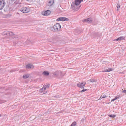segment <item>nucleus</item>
Wrapping results in <instances>:
<instances>
[{
	"mask_svg": "<svg viewBox=\"0 0 126 126\" xmlns=\"http://www.w3.org/2000/svg\"><path fill=\"white\" fill-rule=\"evenodd\" d=\"M31 43L30 40L29 39H27L26 41L25 42L24 45H28L30 44Z\"/></svg>",
	"mask_w": 126,
	"mask_h": 126,
	"instance_id": "obj_17",
	"label": "nucleus"
},
{
	"mask_svg": "<svg viewBox=\"0 0 126 126\" xmlns=\"http://www.w3.org/2000/svg\"><path fill=\"white\" fill-rule=\"evenodd\" d=\"M120 95H118L115 97V98L111 100V101H114L117 99L119 98H120Z\"/></svg>",
	"mask_w": 126,
	"mask_h": 126,
	"instance_id": "obj_19",
	"label": "nucleus"
},
{
	"mask_svg": "<svg viewBox=\"0 0 126 126\" xmlns=\"http://www.w3.org/2000/svg\"><path fill=\"white\" fill-rule=\"evenodd\" d=\"M49 86V85H44L43 87V88H44V90H46L47 89H48Z\"/></svg>",
	"mask_w": 126,
	"mask_h": 126,
	"instance_id": "obj_16",
	"label": "nucleus"
},
{
	"mask_svg": "<svg viewBox=\"0 0 126 126\" xmlns=\"http://www.w3.org/2000/svg\"><path fill=\"white\" fill-rule=\"evenodd\" d=\"M58 72H55V74L59 76L60 78H62L63 76L64 75V74H63L62 72H58V74L57 73Z\"/></svg>",
	"mask_w": 126,
	"mask_h": 126,
	"instance_id": "obj_9",
	"label": "nucleus"
},
{
	"mask_svg": "<svg viewBox=\"0 0 126 126\" xmlns=\"http://www.w3.org/2000/svg\"><path fill=\"white\" fill-rule=\"evenodd\" d=\"M84 21L86 22L89 23L92 22V18H89L83 20Z\"/></svg>",
	"mask_w": 126,
	"mask_h": 126,
	"instance_id": "obj_13",
	"label": "nucleus"
},
{
	"mask_svg": "<svg viewBox=\"0 0 126 126\" xmlns=\"http://www.w3.org/2000/svg\"><path fill=\"white\" fill-rule=\"evenodd\" d=\"M68 18L65 17H60L58 18L56 20L57 21H65L68 20Z\"/></svg>",
	"mask_w": 126,
	"mask_h": 126,
	"instance_id": "obj_8",
	"label": "nucleus"
},
{
	"mask_svg": "<svg viewBox=\"0 0 126 126\" xmlns=\"http://www.w3.org/2000/svg\"><path fill=\"white\" fill-rule=\"evenodd\" d=\"M102 63H103L105 64V63H106L107 62L105 61H102Z\"/></svg>",
	"mask_w": 126,
	"mask_h": 126,
	"instance_id": "obj_30",
	"label": "nucleus"
},
{
	"mask_svg": "<svg viewBox=\"0 0 126 126\" xmlns=\"http://www.w3.org/2000/svg\"><path fill=\"white\" fill-rule=\"evenodd\" d=\"M27 69H29L31 68H33L34 66L33 65L31 64H29L27 65L26 66Z\"/></svg>",
	"mask_w": 126,
	"mask_h": 126,
	"instance_id": "obj_10",
	"label": "nucleus"
},
{
	"mask_svg": "<svg viewBox=\"0 0 126 126\" xmlns=\"http://www.w3.org/2000/svg\"><path fill=\"white\" fill-rule=\"evenodd\" d=\"M118 9H117V11H118Z\"/></svg>",
	"mask_w": 126,
	"mask_h": 126,
	"instance_id": "obj_33",
	"label": "nucleus"
},
{
	"mask_svg": "<svg viewBox=\"0 0 126 126\" xmlns=\"http://www.w3.org/2000/svg\"><path fill=\"white\" fill-rule=\"evenodd\" d=\"M87 90V89H83L82 90H81L80 92L81 93H82V92H84L85 91H86Z\"/></svg>",
	"mask_w": 126,
	"mask_h": 126,
	"instance_id": "obj_27",
	"label": "nucleus"
},
{
	"mask_svg": "<svg viewBox=\"0 0 126 126\" xmlns=\"http://www.w3.org/2000/svg\"><path fill=\"white\" fill-rule=\"evenodd\" d=\"M83 0H75V3H72L71 7L74 10H78L79 9V7H77V6L79 5L81 2Z\"/></svg>",
	"mask_w": 126,
	"mask_h": 126,
	"instance_id": "obj_1",
	"label": "nucleus"
},
{
	"mask_svg": "<svg viewBox=\"0 0 126 126\" xmlns=\"http://www.w3.org/2000/svg\"><path fill=\"white\" fill-rule=\"evenodd\" d=\"M29 76V75L27 74L24 75L23 76V77L24 79H27L28 78Z\"/></svg>",
	"mask_w": 126,
	"mask_h": 126,
	"instance_id": "obj_20",
	"label": "nucleus"
},
{
	"mask_svg": "<svg viewBox=\"0 0 126 126\" xmlns=\"http://www.w3.org/2000/svg\"><path fill=\"white\" fill-rule=\"evenodd\" d=\"M21 11L23 13H27L28 12L29 10L26 7H23L21 9Z\"/></svg>",
	"mask_w": 126,
	"mask_h": 126,
	"instance_id": "obj_6",
	"label": "nucleus"
},
{
	"mask_svg": "<svg viewBox=\"0 0 126 126\" xmlns=\"http://www.w3.org/2000/svg\"><path fill=\"white\" fill-rule=\"evenodd\" d=\"M51 13V11L49 10H47L43 12H42V14L44 16H48Z\"/></svg>",
	"mask_w": 126,
	"mask_h": 126,
	"instance_id": "obj_7",
	"label": "nucleus"
},
{
	"mask_svg": "<svg viewBox=\"0 0 126 126\" xmlns=\"http://www.w3.org/2000/svg\"><path fill=\"white\" fill-rule=\"evenodd\" d=\"M54 3V0H49L48 3V5L49 6H51Z\"/></svg>",
	"mask_w": 126,
	"mask_h": 126,
	"instance_id": "obj_12",
	"label": "nucleus"
},
{
	"mask_svg": "<svg viewBox=\"0 0 126 126\" xmlns=\"http://www.w3.org/2000/svg\"><path fill=\"white\" fill-rule=\"evenodd\" d=\"M16 38L14 39V41H13V45L15 46H18V42L16 41Z\"/></svg>",
	"mask_w": 126,
	"mask_h": 126,
	"instance_id": "obj_11",
	"label": "nucleus"
},
{
	"mask_svg": "<svg viewBox=\"0 0 126 126\" xmlns=\"http://www.w3.org/2000/svg\"><path fill=\"white\" fill-rule=\"evenodd\" d=\"M61 28V27L60 24L58 23L55 24L53 27L54 31L55 32L59 31Z\"/></svg>",
	"mask_w": 126,
	"mask_h": 126,
	"instance_id": "obj_2",
	"label": "nucleus"
},
{
	"mask_svg": "<svg viewBox=\"0 0 126 126\" xmlns=\"http://www.w3.org/2000/svg\"><path fill=\"white\" fill-rule=\"evenodd\" d=\"M109 116L110 117L114 118L116 116V115L114 114L109 115Z\"/></svg>",
	"mask_w": 126,
	"mask_h": 126,
	"instance_id": "obj_25",
	"label": "nucleus"
},
{
	"mask_svg": "<svg viewBox=\"0 0 126 126\" xmlns=\"http://www.w3.org/2000/svg\"><path fill=\"white\" fill-rule=\"evenodd\" d=\"M1 114H0V117H1Z\"/></svg>",
	"mask_w": 126,
	"mask_h": 126,
	"instance_id": "obj_32",
	"label": "nucleus"
},
{
	"mask_svg": "<svg viewBox=\"0 0 126 126\" xmlns=\"http://www.w3.org/2000/svg\"><path fill=\"white\" fill-rule=\"evenodd\" d=\"M120 5L119 4V3H118L117 5V6H116L117 8L118 9L120 8Z\"/></svg>",
	"mask_w": 126,
	"mask_h": 126,
	"instance_id": "obj_28",
	"label": "nucleus"
},
{
	"mask_svg": "<svg viewBox=\"0 0 126 126\" xmlns=\"http://www.w3.org/2000/svg\"><path fill=\"white\" fill-rule=\"evenodd\" d=\"M122 92L126 93V90H124L122 91Z\"/></svg>",
	"mask_w": 126,
	"mask_h": 126,
	"instance_id": "obj_31",
	"label": "nucleus"
},
{
	"mask_svg": "<svg viewBox=\"0 0 126 126\" xmlns=\"http://www.w3.org/2000/svg\"><path fill=\"white\" fill-rule=\"evenodd\" d=\"M3 35H6L7 36H13L15 35V34H14L13 32H11L9 31H5L3 33Z\"/></svg>",
	"mask_w": 126,
	"mask_h": 126,
	"instance_id": "obj_3",
	"label": "nucleus"
},
{
	"mask_svg": "<svg viewBox=\"0 0 126 126\" xmlns=\"http://www.w3.org/2000/svg\"><path fill=\"white\" fill-rule=\"evenodd\" d=\"M39 92L40 93L43 94H45L47 93V91H45V90H44V89L43 88V87L41 89L39 90Z\"/></svg>",
	"mask_w": 126,
	"mask_h": 126,
	"instance_id": "obj_14",
	"label": "nucleus"
},
{
	"mask_svg": "<svg viewBox=\"0 0 126 126\" xmlns=\"http://www.w3.org/2000/svg\"><path fill=\"white\" fill-rule=\"evenodd\" d=\"M112 70V69L111 68H109L107 69H106L105 71H102L103 72H109Z\"/></svg>",
	"mask_w": 126,
	"mask_h": 126,
	"instance_id": "obj_22",
	"label": "nucleus"
},
{
	"mask_svg": "<svg viewBox=\"0 0 126 126\" xmlns=\"http://www.w3.org/2000/svg\"><path fill=\"white\" fill-rule=\"evenodd\" d=\"M106 97V95L105 94L102 95L100 97L99 99L100 100V99L102 98H104Z\"/></svg>",
	"mask_w": 126,
	"mask_h": 126,
	"instance_id": "obj_23",
	"label": "nucleus"
},
{
	"mask_svg": "<svg viewBox=\"0 0 126 126\" xmlns=\"http://www.w3.org/2000/svg\"><path fill=\"white\" fill-rule=\"evenodd\" d=\"M85 84L86 82H85L81 83L79 82L77 83V86L78 87L82 89L84 87Z\"/></svg>",
	"mask_w": 126,
	"mask_h": 126,
	"instance_id": "obj_4",
	"label": "nucleus"
},
{
	"mask_svg": "<svg viewBox=\"0 0 126 126\" xmlns=\"http://www.w3.org/2000/svg\"><path fill=\"white\" fill-rule=\"evenodd\" d=\"M10 0L11 2H14L15 3L16 2L15 1L16 0Z\"/></svg>",
	"mask_w": 126,
	"mask_h": 126,
	"instance_id": "obj_29",
	"label": "nucleus"
},
{
	"mask_svg": "<svg viewBox=\"0 0 126 126\" xmlns=\"http://www.w3.org/2000/svg\"><path fill=\"white\" fill-rule=\"evenodd\" d=\"M18 46H22L24 44L23 42L22 41H20L18 42Z\"/></svg>",
	"mask_w": 126,
	"mask_h": 126,
	"instance_id": "obj_21",
	"label": "nucleus"
},
{
	"mask_svg": "<svg viewBox=\"0 0 126 126\" xmlns=\"http://www.w3.org/2000/svg\"><path fill=\"white\" fill-rule=\"evenodd\" d=\"M76 124L77 123L75 121L72 123L70 126H75L76 125Z\"/></svg>",
	"mask_w": 126,
	"mask_h": 126,
	"instance_id": "obj_24",
	"label": "nucleus"
},
{
	"mask_svg": "<svg viewBox=\"0 0 126 126\" xmlns=\"http://www.w3.org/2000/svg\"><path fill=\"white\" fill-rule=\"evenodd\" d=\"M89 81H90V82H93L94 81H95V80H94V79H90L89 80Z\"/></svg>",
	"mask_w": 126,
	"mask_h": 126,
	"instance_id": "obj_26",
	"label": "nucleus"
},
{
	"mask_svg": "<svg viewBox=\"0 0 126 126\" xmlns=\"http://www.w3.org/2000/svg\"><path fill=\"white\" fill-rule=\"evenodd\" d=\"M5 4L4 0H0V10L4 8Z\"/></svg>",
	"mask_w": 126,
	"mask_h": 126,
	"instance_id": "obj_5",
	"label": "nucleus"
},
{
	"mask_svg": "<svg viewBox=\"0 0 126 126\" xmlns=\"http://www.w3.org/2000/svg\"><path fill=\"white\" fill-rule=\"evenodd\" d=\"M125 38L124 36H121L118 38L117 39H116L117 41L119 40L121 41L124 40L125 39Z\"/></svg>",
	"mask_w": 126,
	"mask_h": 126,
	"instance_id": "obj_15",
	"label": "nucleus"
},
{
	"mask_svg": "<svg viewBox=\"0 0 126 126\" xmlns=\"http://www.w3.org/2000/svg\"><path fill=\"white\" fill-rule=\"evenodd\" d=\"M49 74L48 72L47 71H44L43 73V74L46 76H47Z\"/></svg>",
	"mask_w": 126,
	"mask_h": 126,
	"instance_id": "obj_18",
	"label": "nucleus"
}]
</instances>
